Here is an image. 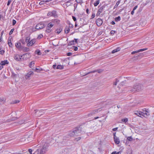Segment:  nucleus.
I'll return each mask as SVG.
<instances>
[{"label":"nucleus","instance_id":"obj_46","mask_svg":"<svg viewBox=\"0 0 154 154\" xmlns=\"http://www.w3.org/2000/svg\"><path fill=\"white\" fill-rule=\"evenodd\" d=\"M16 21L15 20H13V21H12L13 25H14L16 24Z\"/></svg>","mask_w":154,"mask_h":154},{"label":"nucleus","instance_id":"obj_14","mask_svg":"<svg viewBox=\"0 0 154 154\" xmlns=\"http://www.w3.org/2000/svg\"><path fill=\"white\" fill-rule=\"evenodd\" d=\"M134 114L139 116L141 117V116H142V114H143L142 112L136 111L135 112Z\"/></svg>","mask_w":154,"mask_h":154},{"label":"nucleus","instance_id":"obj_34","mask_svg":"<svg viewBox=\"0 0 154 154\" xmlns=\"http://www.w3.org/2000/svg\"><path fill=\"white\" fill-rule=\"evenodd\" d=\"M116 32V31L112 30L110 31V33L112 35H114Z\"/></svg>","mask_w":154,"mask_h":154},{"label":"nucleus","instance_id":"obj_59","mask_svg":"<svg viewBox=\"0 0 154 154\" xmlns=\"http://www.w3.org/2000/svg\"><path fill=\"white\" fill-rule=\"evenodd\" d=\"M28 151H29V152L30 153V154H32V149H29L28 150Z\"/></svg>","mask_w":154,"mask_h":154},{"label":"nucleus","instance_id":"obj_20","mask_svg":"<svg viewBox=\"0 0 154 154\" xmlns=\"http://www.w3.org/2000/svg\"><path fill=\"white\" fill-rule=\"evenodd\" d=\"M63 68V65H58L57 66L56 69H62Z\"/></svg>","mask_w":154,"mask_h":154},{"label":"nucleus","instance_id":"obj_8","mask_svg":"<svg viewBox=\"0 0 154 154\" xmlns=\"http://www.w3.org/2000/svg\"><path fill=\"white\" fill-rule=\"evenodd\" d=\"M96 22L97 24V25L98 26H100L102 24L103 21L100 18H98L96 20Z\"/></svg>","mask_w":154,"mask_h":154},{"label":"nucleus","instance_id":"obj_22","mask_svg":"<svg viewBox=\"0 0 154 154\" xmlns=\"http://www.w3.org/2000/svg\"><path fill=\"white\" fill-rule=\"evenodd\" d=\"M120 2H121V0H119L116 3V5L114 6V9L116 8L118 6L119 4L120 3Z\"/></svg>","mask_w":154,"mask_h":154},{"label":"nucleus","instance_id":"obj_31","mask_svg":"<svg viewBox=\"0 0 154 154\" xmlns=\"http://www.w3.org/2000/svg\"><path fill=\"white\" fill-rule=\"evenodd\" d=\"M34 62L32 61L31 62V63L29 65V66L30 67H32L34 66Z\"/></svg>","mask_w":154,"mask_h":154},{"label":"nucleus","instance_id":"obj_11","mask_svg":"<svg viewBox=\"0 0 154 154\" xmlns=\"http://www.w3.org/2000/svg\"><path fill=\"white\" fill-rule=\"evenodd\" d=\"M60 22V20L57 19H55L54 20H52L51 22V23H52V24H53V26L55 24H58Z\"/></svg>","mask_w":154,"mask_h":154},{"label":"nucleus","instance_id":"obj_36","mask_svg":"<svg viewBox=\"0 0 154 154\" xmlns=\"http://www.w3.org/2000/svg\"><path fill=\"white\" fill-rule=\"evenodd\" d=\"M31 76L28 73L25 75V78L26 79H28Z\"/></svg>","mask_w":154,"mask_h":154},{"label":"nucleus","instance_id":"obj_63","mask_svg":"<svg viewBox=\"0 0 154 154\" xmlns=\"http://www.w3.org/2000/svg\"><path fill=\"white\" fill-rule=\"evenodd\" d=\"M137 8V6H136L133 8V10H135Z\"/></svg>","mask_w":154,"mask_h":154},{"label":"nucleus","instance_id":"obj_19","mask_svg":"<svg viewBox=\"0 0 154 154\" xmlns=\"http://www.w3.org/2000/svg\"><path fill=\"white\" fill-rule=\"evenodd\" d=\"M52 0H47L45 1H42L40 2L39 3V4L40 5H43L44 3H45L46 2H48L50 1H51Z\"/></svg>","mask_w":154,"mask_h":154},{"label":"nucleus","instance_id":"obj_60","mask_svg":"<svg viewBox=\"0 0 154 154\" xmlns=\"http://www.w3.org/2000/svg\"><path fill=\"white\" fill-rule=\"evenodd\" d=\"M57 67V66L56 65H54L52 66L53 68L54 69H56Z\"/></svg>","mask_w":154,"mask_h":154},{"label":"nucleus","instance_id":"obj_29","mask_svg":"<svg viewBox=\"0 0 154 154\" xmlns=\"http://www.w3.org/2000/svg\"><path fill=\"white\" fill-rule=\"evenodd\" d=\"M128 119L127 118H126L124 119H122V121L123 122H124L126 123L128 121Z\"/></svg>","mask_w":154,"mask_h":154},{"label":"nucleus","instance_id":"obj_28","mask_svg":"<svg viewBox=\"0 0 154 154\" xmlns=\"http://www.w3.org/2000/svg\"><path fill=\"white\" fill-rule=\"evenodd\" d=\"M74 44H75L74 40H72L70 41L69 42V43L68 44V45H73Z\"/></svg>","mask_w":154,"mask_h":154},{"label":"nucleus","instance_id":"obj_38","mask_svg":"<svg viewBox=\"0 0 154 154\" xmlns=\"http://www.w3.org/2000/svg\"><path fill=\"white\" fill-rule=\"evenodd\" d=\"M121 152H116V151L113 152L111 154H121Z\"/></svg>","mask_w":154,"mask_h":154},{"label":"nucleus","instance_id":"obj_1","mask_svg":"<svg viewBox=\"0 0 154 154\" xmlns=\"http://www.w3.org/2000/svg\"><path fill=\"white\" fill-rule=\"evenodd\" d=\"M48 145L47 143H45L43 146L42 149L40 150L39 152L37 154H45L48 151Z\"/></svg>","mask_w":154,"mask_h":154},{"label":"nucleus","instance_id":"obj_12","mask_svg":"<svg viewBox=\"0 0 154 154\" xmlns=\"http://www.w3.org/2000/svg\"><path fill=\"white\" fill-rule=\"evenodd\" d=\"M114 139L115 142L117 144H119L120 143V140L118 137H117L116 135H114Z\"/></svg>","mask_w":154,"mask_h":154},{"label":"nucleus","instance_id":"obj_9","mask_svg":"<svg viewBox=\"0 0 154 154\" xmlns=\"http://www.w3.org/2000/svg\"><path fill=\"white\" fill-rule=\"evenodd\" d=\"M56 15V11H53L49 12L48 14V16H49L55 17Z\"/></svg>","mask_w":154,"mask_h":154},{"label":"nucleus","instance_id":"obj_4","mask_svg":"<svg viewBox=\"0 0 154 154\" xmlns=\"http://www.w3.org/2000/svg\"><path fill=\"white\" fill-rule=\"evenodd\" d=\"M80 132V130L78 128H75L73 129L72 131L69 132V135H74L75 134H79Z\"/></svg>","mask_w":154,"mask_h":154},{"label":"nucleus","instance_id":"obj_64","mask_svg":"<svg viewBox=\"0 0 154 154\" xmlns=\"http://www.w3.org/2000/svg\"><path fill=\"white\" fill-rule=\"evenodd\" d=\"M111 24L112 25H114L115 24V22L114 21H112L111 22Z\"/></svg>","mask_w":154,"mask_h":154},{"label":"nucleus","instance_id":"obj_21","mask_svg":"<svg viewBox=\"0 0 154 154\" xmlns=\"http://www.w3.org/2000/svg\"><path fill=\"white\" fill-rule=\"evenodd\" d=\"M62 31L61 28L57 29L55 31V32L58 34H59Z\"/></svg>","mask_w":154,"mask_h":154},{"label":"nucleus","instance_id":"obj_35","mask_svg":"<svg viewBox=\"0 0 154 154\" xmlns=\"http://www.w3.org/2000/svg\"><path fill=\"white\" fill-rule=\"evenodd\" d=\"M127 139L129 141H131L133 140V138L131 136H130L128 137Z\"/></svg>","mask_w":154,"mask_h":154},{"label":"nucleus","instance_id":"obj_55","mask_svg":"<svg viewBox=\"0 0 154 154\" xmlns=\"http://www.w3.org/2000/svg\"><path fill=\"white\" fill-rule=\"evenodd\" d=\"M102 70L101 69H99L97 70V72L99 73H100L102 72Z\"/></svg>","mask_w":154,"mask_h":154},{"label":"nucleus","instance_id":"obj_61","mask_svg":"<svg viewBox=\"0 0 154 154\" xmlns=\"http://www.w3.org/2000/svg\"><path fill=\"white\" fill-rule=\"evenodd\" d=\"M118 128H113L112 130L113 131H116L118 129Z\"/></svg>","mask_w":154,"mask_h":154},{"label":"nucleus","instance_id":"obj_49","mask_svg":"<svg viewBox=\"0 0 154 154\" xmlns=\"http://www.w3.org/2000/svg\"><path fill=\"white\" fill-rule=\"evenodd\" d=\"M24 50L26 51H29V48L25 47L24 48Z\"/></svg>","mask_w":154,"mask_h":154},{"label":"nucleus","instance_id":"obj_54","mask_svg":"<svg viewBox=\"0 0 154 154\" xmlns=\"http://www.w3.org/2000/svg\"><path fill=\"white\" fill-rule=\"evenodd\" d=\"M72 53H70V52H69V53H68L67 54V55L68 56H71L72 55Z\"/></svg>","mask_w":154,"mask_h":154},{"label":"nucleus","instance_id":"obj_40","mask_svg":"<svg viewBox=\"0 0 154 154\" xmlns=\"http://www.w3.org/2000/svg\"><path fill=\"white\" fill-rule=\"evenodd\" d=\"M119 81L118 79H116V81L114 83V85H116L117 84L118 82H119Z\"/></svg>","mask_w":154,"mask_h":154},{"label":"nucleus","instance_id":"obj_33","mask_svg":"<svg viewBox=\"0 0 154 154\" xmlns=\"http://www.w3.org/2000/svg\"><path fill=\"white\" fill-rule=\"evenodd\" d=\"M29 39H30V38L29 37H26V39H25V42L26 43H28L29 42Z\"/></svg>","mask_w":154,"mask_h":154},{"label":"nucleus","instance_id":"obj_50","mask_svg":"<svg viewBox=\"0 0 154 154\" xmlns=\"http://www.w3.org/2000/svg\"><path fill=\"white\" fill-rule=\"evenodd\" d=\"M3 16L1 14H0V20H3Z\"/></svg>","mask_w":154,"mask_h":154},{"label":"nucleus","instance_id":"obj_53","mask_svg":"<svg viewBox=\"0 0 154 154\" xmlns=\"http://www.w3.org/2000/svg\"><path fill=\"white\" fill-rule=\"evenodd\" d=\"M95 14L94 13H93L91 15V18H93L95 17Z\"/></svg>","mask_w":154,"mask_h":154},{"label":"nucleus","instance_id":"obj_2","mask_svg":"<svg viewBox=\"0 0 154 154\" xmlns=\"http://www.w3.org/2000/svg\"><path fill=\"white\" fill-rule=\"evenodd\" d=\"M27 55H28L29 57V54L26 53L22 56H20L19 55L17 54L14 56V58L16 60L20 61L22 59L23 57H24Z\"/></svg>","mask_w":154,"mask_h":154},{"label":"nucleus","instance_id":"obj_10","mask_svg":"<svg viewBox=\"0 0 154 154\" xmlns=\"http://www.w3.org/2000/svg\"><path fill=\"white\" fill-rule=\"evenodd\" d=\"M105 7L103 6H102L100 7L98 10L96 14V16L97 17H98L99 16L103 10V8H104Z\"/></svg>","mask_w":154,"mask_h":154},{"label":"nucleus","instance_id":"obj_51","mask_svg":"<svg viewBox=\"0 0 154 154\" xmlns=\"http://www.w3.org/2000/svg\"><path fill=\"white\" fill-rule=\"evenodd\" d=\"M72 18L73 20L75 22L76 21V17H75L72 16Z\"/></svg>","mask_w":154,"mask_h":154},{"label":"nucleus","instance_id":"obj_37","mask_svg":"<svg viewBox=\"0 0 154 154\" xmlns=\"http://www.w3.org/2000/svg\"><path fill=\"white\" fill-rule=\"evenodd\" d=\"M43 37V35L42 34H39L38 36V38L40 39L42 38Z\"/></svg>","mask_w":154,"mask_h":154},{"label":"nucleus","instance_id":"obj_15","mask_svg":"<svg viewBox=\"0 0 154 154\" xmlns=\"http://www.w3.org/2000/svg\"><path fill=\"white\" fill-rule=\"evenodd\" d=\"M121 48L119 47H117L116 48L113 50L111 53L112 54H114L116 52L119 51L121 50Z\"/></svg>","mask_w":154,"mask_h":154},{"label":"nucleus","instance_id":"obj_26","mask_svg":"<svg viewBox=\"0 0 154 154\" xmlns=\"http://www.w3.org/2000/svg\"><path fill=\"white\" fill-rule=\"evenodd\" d=\"M20 102V101L18 100H15L13 101H12L11 103V104H16L19 103Z\"/></svg>","mask_w":154,"mask_h":154},{"label":"nucleus","instance_id":"obj_45","mask_svg":"<svg viewBox=\"0 0 154 154\" xmlns=\"http://www.w3.org/2000/svg\"><path fill=\"white\" fill-rule=\"evenodd\" d=\"M20 42L23 44H25V41L23 39H21L20 40Z\"/></svg>","mask_w":154,"mask_h":154},{"label":"nucleus","instance_id":"obj_41","mask_svg":"<svg viewBox=\"0 0 154 154\" xmlns=\"http://www.w3.org/2000/svg\"><path fill=\"white\" fill-rule=\"evenodd\" d=\"M75 2L78 3H80L82 2V0H76Z\"/></svg>","mask_w":154,"mask_h":154},{"label":"nucleus","instance_id":"obj_25","mask_svg":"<svg viewBox=\"0 0 154 154\" xmlns=\"http://www.w3.org/2000/svg\"><path fill=\"white\" fill-rule=\"evenodd\" d=\"M5 101V100L3 98H0V104L3 103Z\"/></svg>","mask_w":154,"mask_h":154},{"label":"nucleus","instance_id":"obj_7","mask_svg":"<svg viewBox=\"0 0 154 154\" xmlns=\"http://www.w3.org/2000/svg\"><path fill=\"white\" fill-rule=\"evenodd\" d=\"M36 39H33L31 40L30 41H29L28 43L27 44V46H31L35 44L36 42Z\"/></svg>","mask_w":154,"mask_h":154},{"label":"nucleus","instance_id":"obj_16","mask_svg":"<svg viewBox=\"0 0 154 154\" xmlns=\"http://www.w3.org/2000/svg\"><path fill=\"white\" fill-rule=\"evenodd\" d=\"M142 112L143 114H142V116L143 117H145L146 116H147L149 115V113L147 111H143Z\"/></svg>","mask_w":154,"mask_h":154},{"label":"nucleus","instance_id":"obj_48","mask_svg":"<svg viewBox=\"0 0 154 154\" xmlns=\"http://www.w3.org/2000/svg\"><path fill=\"white\" fill-rule=\"evenodd\" d=\"M74 48V50L75 51H76L78 50V48L77 47L75 46H73V47Z\"/></svg>","mask_w":154,"mask_h":154},{"label":"nucleus","instance_id":"obj_13","mask_svg":"<svg viewBox=\"0 0 154 154\" xmlns=\"http://www.w3.org/2000/svg\"><path fill=\"white\" fill-rule=\"evenodd\" d=\"M9 64V62L7 60H5L4 61H2L1 62L0 64L2 66L5 65L6 64Z\"/></svg>","mask_w":154,"mask_h":154},{"label":"nucleus","instance_id":"obj_32","mask_svg":"<svg viewBox=\"0 0 154 154\" xmlns=\"http://www.w3.org/2000/svg\"><path fill=\"white\" fill-rule=\"evenodd\" d=\"M35 52L38 55H41L42 54L40 50H37L35 51Z\"/></svg>","mask_w":154,"mask_h":154},{"label":"nucleus","instance_id":"obj_56","mask_svg":"<svg viewBox=\"0 0 154 154\" xmlns=\"http://www.w3.org/2000/svg\"><path fill=\"white\" fill-rule=\"evenodd\" d=\"M8 45L10 46V37H9L8 38Z\"/></svg>","mask_w":154,"mask_h":154},{"label":"nucleus","instance_id":"obj_5","mask_svg":"<svg viewBox=\"0 0 154 154\" xmlns=\"http://www.w3.org/2000/svg\"><path fill=\"white\" fill-rule=\"evenodd\" d=\"M101 111V109L99 108L97 109H95L91 112L89 113L88 115V117H90L93 115L94 114L97 113L98 112H100Z\"/></svg>","mask_w":154,"mask_h":154},{"label":"nucleus","instance_id":"obj_17","mask_svg":"<svg viewBox=\"0 0 154 154\" xmlns=\"http://www.w3.org/2000/svg\"><path fill=\"white\" fill-rule=\"evenodd\" d=\"M15 45L17 48L19 49L21 48V43L20 42H18L16 43L15 44Z\"/></svg>","mask_w":154,"mask_h":154},{"label":"nucleus","instance_id":"obj_24","mask_svg":"<svg viewBox=\"0 0 154 154\" xmlns=\"http://www.w3.org/2000/svg\"><path fill=\"white\" fill-rule=\"evenodd\" d=\"M29 53V56L28 57V55H26L24 57H23L22 59L24 60H26L28 58H29L30 57V54L29 53Z\"/></svg>","mask_w":154,"mask_h":154},{"label":"nucleus","instance_id":"obj_43","mask_svg":"<svg viewBox=\"0 0 154 154\" xmlns=\"http://www.w3.org/2000/svg\"><path fill=\"white\" fill-rule=\"evenodd\" d=\"M137 53H138V51L137 50V51H133L131 53V54H135Z\"/></svg>","mask_w":154,"mask_h":154},{"label":"nucleus","instance_id":"obj_62","mask_svg":"<svg viewBox=\"0 0 154 154\" xmlns=\"http://www.w3.org/2000/svg\"><path fill=\"white\" fill-rule=\"evenodd\" d=\"M134 10H133L131 11V14H132V15H133L134 14Z\"/></svg>","mask_w":154,"mask_h":154},{"label":"nucleus","instance_id":"obj_44","mask_svg":"<svg viewBox=\"0 0 154 154\" xmlns=\"http://www.w3.org/2000/svg\"><path fill=\"white\" fill-rule=\"evenodd\" d=\"M81 139V137H79L77 138H75V140L76 141H78L79 140H80V139Z\"/></svg>","mask_w":154,"mask_h":154},{"label":"nucleus","instance_id":"obj_47","mask_svg":"<svg viewBox=\"0 0 154 154\" xmlns=\"http://www.w3.org/2000/svg\"><path fill=\"white\" fill-rule=\"evenodd\" d=\"M4 53V51L3 50L0 51V54H3Z\"/></svg>","mask_w":154,"mask_h":154},{"label":"nucleus","instance_id":"obj_18","mask_svg":"<svg viewBox=\"0 0 154 154\" xmlns=\"http://www.w3.org/2000/svg\"><path fill=\"white\" fill-rule=\"evenodd\" d=\"M69 27L68 26H66L65 29V33L66 34H67L69 33Z\"/></svg>","mask_w":154,"mask_h":154},{"label":"nucleus","instance_id":"obj_52","mask_svg":"<svg viewBox=\"0 0 154 154\" xmlns=\"http://www.w3.org/2000/svg\"><path fill=\"white\" fill-rule=\"evenodd\" d=\"M28 73L31 76L33 74V72L32 71H30V72H29Z\"/></svg>","mask_w":154,"mask_h":154},{"label":"nucleus","instance_id":"obj_27","mask_svg":"<svg viewBox=\"0 0 154 154\" xmlns=\"http://www.w3.org/2000/svg\"><path fill=\"white\" fill-rule=\"evenodd\" d=\"M121 18L120 16H119L115 18V21L116 22H118L121 20Z\"/></svg>","mask_w":154,"mask_h":154},{"label":"nucleus","instance_id":"obj_23","mask_svg":"<svg viewBox=\"0 0 154 154\" xmlns=\"http://www.w3.org/2000/svg\"><path fill=\"white\" fill-rule=\"evenodd\" d=\"M99 0H96V1L94 3V6H97L99 4Z\"/></svg>","mask_w":154,"mask_h":154},{"label":"nucleus","instance_id":"obj_39","mask_svg":"<svg viewBox=\"0 0 154 154\" xmlns=\"http://www.w3.org/2000/svg\"><path fill=\"white\" fill-rule=\"evenodd\" d=\"M137 88H138V86H135V88H134V89H132L131 90V91H134V92L135 90H136H136H135V89H137Z\"/></svg>","mask_w":154,"mask_h":154},{"label":"nucleus","instance_id":"obj_42","mask_svg":"<svg viewBox=\"0 0 154 154\" xmlns=\"http://www.w3.org/2000/svg\"><path fill=\"white\" fill-rule=\"evenodd\" d=\"M97 72V70H94V71H91V72H89L87 73L86 74V75L88 74H90V73H94V72Z\"/></svg>","mask_w":154,"mask_h":154},{"label":"nucleus","instance_id":"obj_57","mask_svg":"<svg viewBox=\"0 0 154 154\" xmlns=\"http://www.w3.org/2000/svg\"><path fill=\"white\" fill-rule=\"evenodd\" d=\"M77 40H78L77 39H76V38L74 39V40L75 44L77 43Z\"/></svg>","mask_w":154,"mask_h":154},{"label":"nucleus","instance_id":"obj_58","mask_svg":"<svg viewBox=\"0 0 154 154\" xmlns=\"http://www.w3.org/2000/svg\"><path fill=\"white\" fill-rule=\"evenodd\" d=\"M14 30V29L13 28L10 30V35H11L13 33Z\"/></svg>","mask_w":154,"mask_h":154},{"label":"nucleus","instance_id":"obj_6","mask_svg":"<svg viewBox=\"0 0 154 154\" xmlns=\"http://www.w3.org/2000/svg\"><path fill=\"white\" fill-rule=\"evenodd\" d=\"M45 27V24L43 23H39L37 24L35 28L37 29H42Z\"/></svg>","mask_w":154,"mask_h":154},{"label":"nucleus","instance_id":"obj_30","mask_svg":"<svg viewBox=\"0 0 154 154\" xmlns=\"http://www.w3.org/2000/svg\"><path fill=\"white\" fill-rule=\"evenodd\" d=\"M147 49V48H143V49H140V50H138L137 51H138V52H141V51H143L146 50Z\"/></svg>","mask_w":154,"mask_h":154},{"label":"nucleus","instance_id":"obj_3","mask_svg":"<svg viewBox=\"0 0 154 154\" xmlns=\"http://www.w3.org/2000/svg\"><path fill=\"white\" fill-rule=\"evenodd\" d=\"M53 26V24L51 22L49 23L47 25L46 28L45 32L46 33H50L52 30V27Z\"/></svg>","mask_w":154,"mask_h":154}]
</instances>
